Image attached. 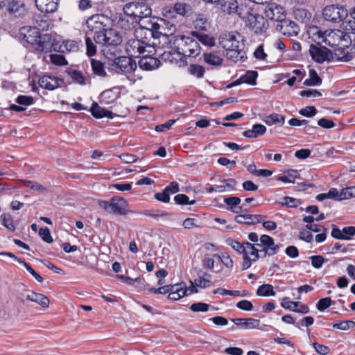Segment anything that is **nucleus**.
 I'll list each match as a JSON object with an SVG mask.
<instances>
[{
    "instance_id": "obj_1",
    "label": "nucleus",
    "mask_w": 355,
    "mask_h": 355,
    "mask_svg": "<svg viewBox=\"0 0 355 355\" xmlns=\"http://www.w3.org/2000/svg\"><path fill=\"white\" fill-rule=\"evenodd\" d=\"M219 42L226 51V56L234 62H243L246 59L242 36L237 33L223 34Z\"/></svg>"
},
{
    "instance_id": "obj_2",
    "label": "nucleus",
    "mask_w": 355,
    "mask_h": 355,
    "mask_svg": "<svg viewBox=\"0 0 355 355\" xmlns=\"http://www.w3.org/2000/svg\"><path fill=\"white\" fill-rule=\"evenodd\" d=\"M239 17L245 19L246 26L257 34L263 33L268 29V24L266 19L257 13L255 9L249 3L240 5Z\"/></svg>"
},
{
    "instance_id": "obj_3",
    "label": "nucleus",
    "mask_w": 355,
    "mask_h": 355,
    "mask_svg": "<svg viewBox=\"0 0 355 355\" xmlns=\"http://www.w3.org/2000/svg\"><path fill=\"white\" fill-rule=\"evenodd\" d=\"M110 25V19L107 16L104 15H92L86 21L87 31L85 34L92 36L96 42V36L102 35Z\"/></svg>"
},
{
    "instance_id": "obj_4",
    "label": "nucleus",
    "mask_w": 355,
    "mask_h": 355,
    "mask_svg": "<svg viewBox=\"0 0 355 355\" xmlns=\"http://www.w3.org/2000/svg\"><path fill=\"white\" fill-rule=\"evenodd\" d=\"M175 43L178 44V54L195 58L201 52L198 42L193 37L178 36L175 37Z\"/></svg>"
},
{
    "instance_id": "obj_5",
    "label": "nucleus",
    "mask_w": 355,
    "mask_h": 355,
    "mask_svg": "<svg viewBox=\"0 0 355 355\" xmlns=\"http://www.w3.org/2000/svg\"><path fill=\"white\" fill-rule=\"evenodd\" d=\"M123 11L138 24L140 20L151 15V8L143 2H131L123 7Z\"/></svg>"
},
{
    "instance_id": "obj_6",
    "label": "nucleus",
    "mask_w": 355,
    "mask_h": 355,
    "mask_svg": "<svg viewBox=\"0 0 355 355\" xmlns=\"http://www.w3.org/2000/svg\"><path fill=\"white\" fill-rule=\"evenodd\" d=\"M99 205L108 213L119 215L127 214L128 202L122 198L114 197L110 201H100Z\"/></svg>"
},
{
    "instance_id": "obj_7",
    "label": "nucleus",
    "mask_w": 355,
    "mask_h": 355,
    "mask_svg": "<svg viewBox=\"0 0 355 355\" xmlns=\"http://www.w3.org/2000/svg\"><path fill=\"white\" fill-rule=\"evenodd\" d=\"M112 69L117 73L130 74L137 69V63L130 57L122 56L114 59Z\"/></svg>"
},
{
    "instance_id": "obj_8",
    "label": "nucleus",
    "mask_w": 355,
    "mask_h": 355,
    "mask_svg": "<svg viewBox=\"0 0 355 355\" xmlns=\"http://www.w3.org/2000/svg\"><path fill=\"white\" fill-rule=\"evenodd\" d=\"M255 245L256 244H252L249 242L245 243V247L241 253L243 254L242 270L248 269L253 263L259 259V252L260 250Z\"/></svg>"
},
{
    "instance_id": "obj_9",
    "label": "nucleus",
    "mask_w": 355,
    "mask_h": 355,
    "mask_svg": "<svg viewBox=\"0 0 355 355\" xmlns=\"http://www.w3.org/2000/svg\"><path fill=\"white\" fill-rule=\"evenodd\" d=\"M147 48L151 49V46L144 41L138 39H130L125 45V51L130 57L138 58L145 52Z\"/></svg>"
},
{
    "instance_id": "obj_10",
    "label": "nucleus",
    "mask_w": 355,
    "mask_h": 355,
    "mask_svg": "<svg viewBox=\"0 0 355 355\" xmlns=\"http://www.w3.org/2000/svg\"><path fill=\"white\" fill-rule=\"evenodd\" d=\"M122 40L119 33L108 26V28L102 35H98L96 37V43L102 45L117 46L121 44Z\"/></svg>"
},
{
    "instance_id": "obj_11",
    "label": "nucleus",
    "mask_w": 355,
    "mask_h": 355,
    "mask_svg": "<svg viewBox=\"0 0 355 355\" xmlns=\"http://www.w3.org/2000/svg\"><path fill=\"white\" fill-rule=\"evenodd\" d=\"M324 18L334 23L343 21L347 16V11L345 8L336 6H329L323 10Z\"/></svg>"
},
{
    "instance_id": "obj_12",
    "label": "nucleus",
    "mask_w": 355,
    "mask_h": 355,
    "mask_svg": "<svg viewBox=\"0 0 355 355\" xmlns=\"http://www.w3.org/2000/svg\"><path fill=\"white\" fill-rule=\"evenodd\" d=\"M256 245L261 248L260 252H263L264 256H273L276 254L280 246L275 244L273 239L266 234H263L260 237V243H256Z\"/></svg>"
},
{
    "instance_id": "obj_13",
    "label": "nucleus",
    "mask_w": 355,
    "mask_h": 355,
    "mask_svg": "<svg viewBox=\"0 0 355 355\" xmlns=\"http://www.w3.org/2000/svg\"><path fill=\"white\" fill-rule=\"evenodd\" d=\"M310 55L313 60L318 63H322L332 58L331 51L324 46H318L311 44L309 49Z\"/></svg>"
},
{
    "instance_id": "obj_14",
    "label": "nucleus",
    "mask_w": 355,
    "mask_h": 355,
    "mask_svg": "<svg viewBox=\"0 0 355 355\" xmlns=\"http://www.w3.org/2000/svg\"><path fill=\"white\" fill-rule=\"evenodd\" d=\"M264 12L268 19L278 21V24L285 19L286 15L284 8L275 3L267 5L264 9Z\"/></svg>"
},
{
    "instance_id": "obj_15",
    "label": "nucleus",
    "mask_w": 355,
    "mask_h": 355,
    "mask_svg": "<svg viewBox=\"0 0 355 355\" xmlns=\"http://www.w3.org/2000/svg\"><path fill=\"white\" fill-rule=\"evenodd\" d=\"M165 25L166 20L161 19L159 23H153L151 25V29L147 28V31L153 37H155V34L169 35H172L175 31L176 28L174 25H170V27L168 28V31H166ZM156 37H157L158 35H156Z\"/></svg>"
},
{
    "instance_id": "obj_16",
    "label": "nucleus",
    "mask_w": 355,
    "mask_h": 355,
    "mask_svg": "<svg viewBox=\"0 0 355 355\" xmlns=\"http://www.w3.org/2000/svg\"><path fill=\"white\" fill-rule=\"evenodd\" d=\"M276 29L287 36H296L299 32L297 25L295 22L286 19L277 25Z\"/></svg>"
},
{
    "instance_id": "obj_17",
    "label": "nucleus",
    "mask_w": 355,
    "mask_h": 355,
    "mask_svg": "<svg viewBox=\"0 0 355 355\" xmlns=\"http://www.w3.org/2000/svg\"><path fill=\"white\" fill-rule=\"evenodd\" d=\"M52 47L57 50V44H53V39L49 34L40 35L38 42L36 44L35 51L37 52H44L49 51Z\"/></svg>"
},
{
    "instance_id": "obj_18",
    "label": "nucleus",
    "mask_w": 355,
    "mask_h": 355,
    "mask_svg": "<svg viewBox=\"0 0 355 355\" xmlns=\"http://www.w3.org/2000/svg\"><path fill=\"white\" fill-rule=\"evenodd\" d=\"M136 24H137V21L124 11L123 13L119 14L116 19V26L125 31L134 28Z\"/></svg>"
},
{
    "instance_id": "obj_19",
    "label": "nucleus",
    "mask_w": 355,
    "mask_h": 355,
    "mask_svg": "<svg viewBox=\"0 0 355 355\" xmlns=\"http://www.w3.org/2000/svg\"><path fill=\"white\" fill-rule=\"evenodd\" d=\"M216 3L220 6V10L227 14L236 12L239 16L240 6L236 0H218Z\"/></svg>"
},
{
    "instance_id": "obj_20",
    "label": "nucleus",
    "mask_w": 355,
    "mask_h": 355,
    "mask_svg": "<svg viewBox=\"0 0 355 355\" xmlns=\"http://www.w3.org/2000/svg\"><path fill=\"white\" fill-rule=\"evenodd\" d=\"M26 299L28 301L37 304L44 309L48 308L50 304L49 300L46 295L33 291L26 295Z\"/></svg>"
},
{
    "instance_id": "obj_21",
    "label": "nucleus",
    "mask_w": 355,
    "mask_h": 355,
    "mask_svg": "<svg viewBox=\"0 0 355 355\" xmlns=\"http://www.w3.org/2000/svg\"><path fill=\"white\" fill-rule=\"evenodd\" d=\"M265 216L257 214H241L237 215L234 218V220L238 223H243L247 225H254L262 222Z\"/></svg>"
},
{
    "instance_id": "obj_22",
    "label": "nucleus",
    "mask_w": 355,
    "mask_h": 355,
    "mask_svg": "<svg viewBox=\"0 0 355 355\" xmlns=\"http://www.w3.org/2000/svg\"><path fill=\"white\" fill-rule=\"evenodd\" d=\"M343 32L339 30H329L324 31V42L330 46H335L338 45Z\"/></svg>"
},
{
    "instance_id": "obj_23",
    "label": "nucleus",
    "mask_w": 355,
    "mask_h": 355,
    "mask_svg": "<svg viewBox=\"0 0 355 355\" xmlns=\"http://www.w3.org/2000/svg\"><path fill=\"white\" fill-rule=\"evenodd\" d=\"M7 10L11 15L15 17H22L26 12L24 3L15 0L8 2Z\"/></svg>"
},
{
    "instance_id": "obj_24",
    "label": "nucleus",
    "mask_w": 355,
    "mask_h": 355,
    "mask_svg": "<svg viewBox=\"0 0 355 355\" xmlns=\"http://www.w3.org/2000/svg\"><path fill=\"white\" fill-rule=\"evenodd\" d=\"M60 81V80L55 76L44 75L40 78L39 85L44 89L53 90L59 87Z\"/></svg>"
},
{
    "instance_id": "obj_25",
    "label": "nucleus",
    "mask_w": 355,
    "mask_h": 355,
    "mask_svg": "<svg viewBox=\"0 0 355 355\" xmlns=\"http://www.w3.org/2000/svg\"><path fill=\"white\" fill-rule=\"evenodd\" d=\"M58 0H35L38 10L42 12L49 13L57 10Z\"/></svg>"
},
{
    "instance_id": "obj_26",
    "label": "nucleus",
    "mask_w": 355,
    "mask_h": 355,
    "mask_svg": "<svg viewBox=\"0 0 355 355\" xmlns=\"http://www.w3.org/2000/svg\"><path fill=\"white\" fill-rule=\"evenodd\" d=\"M232 321L245 329H259L261 323L259 320L254 318H234Z\"/></svg>"
},
{
    "instance_id": "obj_27",
    "label": "nucleus",
    "mask_w": 355,
    "mask_h": 355,
    "mask_svg": "<svg viewBox=\"0 0 355 355\" xmlns=\"http://www.w3.org/2000/svg\"><path fill=\"white\" fill-rule=\"evenodd\" d=\"M191 35L196 38L198 42H201L203 45L207 46H214L215 45L214 38L203 32L191 31Z\"/></svg>"
},
{
    "instance_id": "obj_28",
    "label": "nucleus",
    "mask_w": 355,
    "mask_h": 355,
    "mask_svg": "<svg viewBox=\"0 0 355 355\" xmlns=\"http://www.w3.org/2000/svg\"><path fill=\"white\" fill-rule=\"evenodd\" d=\"M266 132L265 125L259 123L254 124L252 128L245 130L243 132V135L247 138H256L263 135Z\"/></svg>"
},
{
    "instance_id": "obj_29",
    "label": "nucleus",
    "mask_w": 355,
    "mask_h": 355,
    "mask_svg": "<svg viewBox=\"0 0 355 355\" xmlns=\"http://www.w3.org/2000/svg\"><path fill=\"white\" fill-rule=\"evenodd\" d=\"M158 60L153 57L145 55L139 61V66L141 69L150 71L158 67Z\"/></svg>"
},
{
    "instance_id": "obj_30",
    "label": "nucleus",
    "mask_w": 355,
    "mask_h": 355,
    "mask_svg": "<svg viewBox=\"0 0 355 355\" xmlns=\"http://www.w3.org/2000/svg\"><path fill=\"white\" fill-rule=\"evenodd\" d=\"M203 57L204 61L209 65L219 67L223 64V58L217 53H205Z\"/></svg>"
},
{
    "instance_id": "obj_31",
    "label": "nucleus",
    "mask_w": 355,
    "mask_h": 355,
    "mask_svg": "<svg viewBox=\"0 0 355 355\" xmlns=\"http://www.w3.org/2000/svg\"><path fill=\"white\" fill-rule=\"evenodd\" d=\"M92 114L95 118L108 117L112 118V112L100 107L96 103H94L91 107Z\"/></svg>"
},
{
    "instance_id": "obj_32",
    "label": "nucleus",
    "mask_w": 355,
    "mask_h": 355,
    "mask_svg": "<svg viewBox=\"0 0 355 355\" xmlns=\"http://www.w3.org/2000/svg\"><path fill=\"white\" fill-rule=\"evenodd\" d=\"M308 34L311 38L318 44L324 42V31H322L318 26H313L308 31Z\"/></svg>"
},
{
    "instance_id": "obj_33",
    "label": "nucleus",
    "mask_w": 355,
    "mask_h": 355,
    "mask_svg": "<svg viewBox=\"0 0 355 355\" xmlns=\"http://www.w3.org/2000/svg\"><path fill=\"white\" fill-rule=\"evenodd\" d=\"M224 202L230 207V211L234 213L238 214L243 211V206L238 207L241 202V199L239 197L225 198Z\"/></svg>"
},
{
    "instance_id": "obj_34",
    "label": "nucleus",
    "mask_w": 355,
    "mask_h": 355,
    "mask_svg": "<svg viewBox=\"0 0 355 355\" xmlns=\"http://www.w3.org/2000/svg\"><path fill=\"white\" fill-rule=\"evenodd\" d=\"M309 78L304 82L306 86H319L322 84V78L318 75L315 70L311 69L309 71Z\"/></svg>"
},
{
    "instance_id": "obj_35",
    "label": "nucleus",
    "mask_w": 355,
    "mask_h": 355,
    "mask_svg": "<svg viewBox=\"0 0 355 355\" xmlns=\"http://www.w3.org/2000/svg\"><path fill=\"white\" fill-rule=\"evenodd\" d=\"M40 33L36 28H30L28 31V35H24L26 41L31 44L34 49H36V44L38 42Z\"/></svg>"
},
{
    "instance_id": "obj_36",
    "label": "nucleus",
    "mask_w": 355,
    "mask_h": 355,
    "mask_svg": "<svg viewBox=\"0 0 355 355\" xmlns=\"http://www.w3.org/2000/svg\"><path fill=\"white\" fill-rule=\"evenodd\" d=\"M175 11L182 16H189L192 13V7L191 5L178 2L174 5Z\"/></svg>"
},
{
    "instance_id": "obj_37",
    "label": "nucleus",
    "mask_w": 355,
    "mask_h": 355,
    "mask_svg": "<svg viewBox=\"0 0 355 355\" xmlns=\"http://www.w3.org/2000/svg\"><path fill=\"white\" fill-rule=\"evenodd\" d=\"M286 173V175L278 177L277 180L286 183H294L295 180L300 177L298 171L295 169H288Z\"/></svg>"
},
{
    "instance_id": "obj_38",
    "label": "nucleus",
    "mask_w": 355,
    "mask_h": 355,
    "mask_svg": "<svg viewBox=\"0 0 355 355\" xmlns=\"http://www.w3.org/2000/svg\"><path fill=\"white\" fill-rule=\"evenodd\" d=\"M91 65L92 71L96 76L105 77L106 76V71L103 64L97 60L92 59L91 60Z\"/></svg>"
},
{
    "instance_id": "obj_39",
    "label": "nucleus",
    "mask_w": 355,
    "mask_h": 355,
    "mask_svg": "<svg viewBox=\"0 0 355 355\" xmlns=\"http://www.w3.org/2000/svg\"><path fill=\"white\" fill-rule=\"evenodd\" d=\"M257 295L258 296H275V292L274 291L273 286L270 284H265L260 286L257 290Z\"/></svg>"
},
{
    "instance_id": "obj_40",
    "label": "nucleus",
    "mask_w": 355,
    "mask_h": 355,
    "mask_svg": "<svg viewBox=\"0 0 355 355\" xmlns=\"http://www.w3.org/2000/svg\"><path fill=\"white\" fill-rule=\"evenodd\" d=\"M258 73L255 71H248L243 76L240 77V82L251 85H255Z\"/></svg>"
},
{
    "instance_id": "obj_41",
    "label": "nucleus",
    "mask_w": 355,
    "mask_h": 355,
    "mask_svg": "<svg viewBox=\"0 0 355 355\" xmlns=\"http://www.w3.org/2000/svg\"><path fill=\"white\" fill-rule=\"evenodd\" d=\"M284 121L285 117L279 114H272L263 119V121L268 125H272L276 123L283 124Z\"/></svg>"
},
{
    "instance_id": "obj_42",
    "label": "nucleus",
    "mask_w": 355,
    "mask_h": 355,
    "mask_svg": "<svg viewBox=\"0 0 355 355\" xmlns=\"http://www.w3.org/2000/svg\"><path fill=\"white\" fill-rule=\"evenodd\" d=\"M78 49L77 43L72 40L63 41L62 44L59 46L58 51L62 53L76 51Z\"/></svg>"
},
{
    "instance_id": "obj_43",
    "label": "nucleus",
    "mask_w": 355,
    "mask_h": 355,
    "mask_svg": "<svg viewBox=\"0 0 355 355\" xmlns=\"http://www.w3.org/2000/svg\"><path fill=\"white\" fill-rule=\"evenodd\" d=\"M225 184L217 186V191L220 193L225 192L226 191H233L235 189L236 182L234 179H227L223 180Z\"/></svg>"
},
{
    "instance_id": "obj_44",
    "label": "nucleus",
    "mask_w": 355,
    "mask_h": 355,
    "mask_svg": "<svg viewBox=\"0 0 355 355\" xmlns=\"http://www.w3.org/2000/svg\"><path fill=\"white\" fill-rule=\"evenodd\" d=\"M20 182L26 187L30 188L32 190L37 191L40 193H44L46 191V189L41 184L26 180H21Z\"/></svg>"
},
{
    "instance_id": "obj_45",
    "label": "nucleus",
    "mask_w": 355,
    "mask_h": 355,
    "mask_svg": "<svg viewBox=\"0 0 355 355\" xmlns=\"http://www.w3.org/2000/svg\"><path fill=\"white\" fill-rule=\"evenodd\" d=\"M205 68L199 64H191L188 67V72L198 78H202L205 73Z\"/></svg>"
},
{
    "instance_id": "obj_46",
    "label": "nucleus",
    "mask_w": 355,
    "mask_h": 355,
    "mask_svg": "<svg viewBox=\"0 0 355 355\" xmlns=\"http://www.w3.org/2000/svg\"><path fill=\"white\" fill-rule=\"evenodd\" d=\"M299 302H292L288 300L287 297H284L282 300L281 306L285 309H288L291 311H295L297 310V308L299 306Z\"/></svg>"
},
{
    "instance_id": "obj_47",
    "label": "nucleus",
    "mask_w": 355,
    "mask_h": 355,
    "mask_svg": "<svg viewBox=\"0 0 355 355\" xmlns=\"http://www.w3.org/2000/svg\"><path fill=\"white\" fill-rule=\"evenodd\" d=\"M94 39H92L91 35L85 34V43L87 46V54L89 56L94 55L96 52V46L93 42Z\"/></svg>"
},
{
    "instance_id": "obj_48",
    "label": "nucleus",
    "mask_w": 355,
    "mask_h": 355,
    "mask_svg": "<svg viewBox=\"0 0 355 355\" xmlns=\"http://www.w3.org/2000/svg\"><path fill=\"white\" fill-rule=\"evenodd\" d=\"M144 214L146 216L152 217L154 218L171 215L170 213L159 209H147L144 211Z\"/></svg>"
},
{
    "instance_id": "obj_49",
    "label": "nucleus",
    "mask_w": 355,
    "mask_h": 355,
    "mask_svg": "<svg viewBox=\"0 0 355 355\" xmlns=\"http://www.w3.org/2000/svg\"><path fill=\"white\" fill-rule=\"evenodd\" d=\"M44 18H45V16H43V17L38 16V17H34V20H35L36 24L37 25V28H35L37 29L38 31H39V30H42V31L46 30L49 27V22L48 21L47 19H46Z\"/></svg>"
},
{
    "instance_id": "obj_50",
    "label": "nucleus",
    "mask_w": 355,
    "mask_h": 355,
    "mask_svg": "<svg viewBox=\"0 0 355 355\" xmlns=\"http://www.w3.org/2000/svg\"><path fill=\"white\" fill-rule=\"evenodd\" d=\"M340 192L341 200L355 197V190L354 186L342 189Z\"/></svg>"
},
{
    "instance_id": "obj_51",
    "label": "nucleus",
    "mask_w": 355,
    "mask_h": 355,
    "mask_svg": "<svg viewBox=\"0 0 355 355\" xmlns=\"http://www.w3.org/2000/svg\"><path fill=\"white\" fill-rule=\"evenodd\" d=\"M1 220L3 226L10 231H15V227L10 215L6 214H2L1 216Z\"/></svg>"
},
{
    "instance_id": "obj_52",
    "label": "nucleus",
    "mask_w": 355,
    "mask_h": 355,
    "mask_svg": "<svg viewBox=\"0 0 355 355\" xmlns=\"http://www.w3.org/2000/svg\"><path fill=\"white\" fill-rule=\"evenodd\" d=\"M209 306V304L207 303L196 302L191 305L190 309L193 312H207Z\"/></svg>"
},
{
    "instance_id": "obj_53",
    "label": "nucleus",
    "mask_w": 355,
    "mask_h": 355,
    "mask_svg": "<svg viewBox=\"0 0 355 355\" xmlns=\"http://www.w3.org/2000/svg\"><path fill=\"white\" fill-rule=\"evenodd\" d=\"M214 257H216L218 261H221L224 266H225L228 268H232L233 267V261L230 258V257L227 254H222L221 256L218 254H214Z\"/></svg>"
},
{
    "instance_id": "obj_54",
    "label": "nucleus",
    "mask_w": 355,
    "mask_h": 355,
    "mask_svg": "<svg viewBox=\"0 0 355 355\" xmlns=\"http://www.w3.org/2000/svg\"><path fill=\"white\" fill-rule=\"evenodd\" d=\"M50 58L51 62L55 65L64 66L68 64L65 58L62 55L51 54L50 55Z\"/></svg>"
},
{
    "instance_id": "obj_55",
    "label": "nucleus",
    "mask_w": 355,
    "mask_h": 355,
    "mask_svg": "<svg viewBox=\"0 0 355 355\" xmlns=\"http://www.w3.org/2000/svg\"><path fill=\"white\" fill-rule=\"evenodd\" d=\"M174 200L176 204L184 205H193L195 200L189 201V198L185 194H178L174 197Z\"/></svg>"
},
{
    "instance_id": "obj_56",
    "label": "nucleus",
    "mask_w": 355,
    "mask_h": 355,
    "mask_svg": "<svg viewBox=\"0 0 355 355\" xmlns=\"http://www.w3.org/2000/svg\"><path fill=\"white\" fill-rule=\"evenodd\" d=\"M300 203V202L299 200L288 196L284 197L281 201V204L283 206H287L289 207H296Z\"/></svg>"
},
{
    "instance_id": "obj_57",
    "label": "nucleus",
    "mask_w": 355,
    "mask_h": 355,
    "mask_svg": "<svg viewBox=\"0 0 355 355\" xmlns=\"http://www.w3.org/2000/svg\"><path fill=\"white\" fill-rule=\"evenodd\" d=\"M227 243L230 245L234 250L241 254L245 247V243H241L236 240L229 239L226 241Z\"/></svg>"
},
{
    "instance_id": "obj_58",
    "label": "nucleus",
    "mask_w": 355,
    "mask_h": 355,
    "mask_svg": "<svg viewBox=\"0 0 355 355\" xmlns=\"http://www.w3.org/2000/svg\"><path fill=\"white\" fill-rule=\"evenodd\" d=\"M343 240H351L352 236L355 235V227H345L342 230Z\"/></svg>"
},
{
    "instance_id": "obj_59",
    "label": "nucleus",
    "mask_w": 355,
    "mask_h": 355,
    "mask_svg": "<svg viewBox=\"0 0 355 355\" xmlns=\"http://www.w3.org/2000/svg\"><path fill=\"white\" fill-rule=\"evenodd\" d=\"M311 265L315 268H320L325 261V259L321 255H313L310 257Z\"/></svg>"
},
{
    "instance_id": "obj_60",
    "label": "nucleus",
    "mask_w": 355,
    "mask_h": 355,
    "mask_svg": "<svg viewBox=\"0 0 355 355\" xmlns=\"http://www.w3.org/2000/svg\"><path fill=\"white\" fill-rule=\"evenodd\" d=\"M331 299L330 297H324L320 299L316 305L317 309L320 311H324L331 305Z\"/></svg>"
},
{
    "instance_id": "obj_61",
    "label": "nucleus",
    "mask_w": 355,
    "mask_h": 355,
    "mask_svg": "<svg viewBox=\"0 0 355 355\" xmlns=\"http://www.w3.org/2000/svg\"><path fill=\"white\" fill-rule=\"evenodd\" d=\"M39 234L42 240L48 243L53 242V239L51 236L50 230L48 227H42L39 231Z\"/></svg>"
},
{
    "instance_id": "obj_62",
    "label": "nucleus",
    "mask_w": 355,
    "mask_h": 355,
    "mask_svg": "<svg viewBox=\"0 0 355 355\" xmlns=\"http://www.w3.org/2000/svg\"><path fill=\"white\" fill-rule=\"evenodd\" d=\"M16 102L19 105L28 106L33 104L34 100L31 96L20 95L17 98Z\"/></svg>"
},
{
    "instance_id": "obj_63",
    "label": "nucleus",
    "mask_w": 355,
    "mask_h": 355,
    "mask_svg": "<svg viewBox=\"0 0 355 355\" xmlns=\"http://www.w3.org/2000/svg\"><path fill=\"white\" fill-rule=\"evenodd\" d=\"M300 114L306 117H311L316 114L317 110L313 106H307L300 110Z\"/></svg>"
},
{
    "instance_id": "obj_64",
    "label": "nucleus",
    "mask_w": 355,
    "mask_h": 355,
    "mask_svg": "<svg viewBox=\"0 0 355 355\" xmlns=\"http://www.w3.org/2000/svg\"><path fill=\"white\" fill-rule=\"evenodd\" d=\"M335 55L337 56V59L340 61L347 62L352 59V56L350 53H344L341 49H338L336 51Z\"/></svg>"
}]
</instances>
